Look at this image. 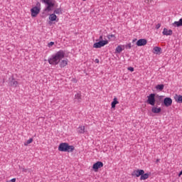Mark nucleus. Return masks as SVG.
I'll return each mask as SVG.
<instances>
[{
    "label": "nucleus",
    "instance_id": "nucleus-29",
    "mask_svg": "<svg viewBox=\"0 0 182 182\" xmlns=\"http://www.w3.org/2000/svg\"><path fill=\"white\" fill-rule=\"evenodd\" d=\"M20 170H21L23 173H27L28 172V169L25 168H21V166H19Z\"/></svg>",
    "mask_w": 182,
    "mask_h": 182
},
{
    "label": "nucleus",
    "instance_id": "nucleus-20",
    "mask_svg": "<svg viewBox=\"0 0 182 182\" xmlns=\"http://www.w3.org/2000/svg\"><path fill=\"white\" fill-rule=\"evenodd\" d=\"M156 90H163V89H164V85H163V84L157 85L156 86Z\"/></svg>",
    "mask_w": 182,
    "mask_h": 182
},
{
    "label": "nucleus",
    "instance_id": "nucleus-6",
    "mask_svg": "<svg viewBox=\"0 0 182 182\" xmlns=\"http://www.w3.org/2000/svg\"><path fill=\"white\" fill-rule=\"evenodd\" d=\"M142 174H144V170L143 169H137V170H134L132 173V176H133L134 177H141Z\"/></svg>",
    "mask_w": 182,
    "mask_h": 182
},
{
    "label": "nucleus",
    "instance_id": "nucleus-11",
    "mask_svg": "<svg viewBox=\"0 0 182 182\" xmlns=\"http://www.w3.org/2000/svg\"><path fill=\"white\" fill-rule=\"evenodd\" d=\"M146 45H147V40L144 38H141L136 42V46H144Z\"/></svg>",
    "mask_w": 182,
    "mask_h": 182
},
{
    "label": "nucleus",
    "instance_id": "nucleus-3",
    "mask_svg": "<svg viewBox=\"0 0 182 182\" xmlns=\"http://www.w3.org/2000/svg\"><path fill=\"white\" fill-rule=\"evenodd\" d=\"M41 1L47 5L46 8L44 9V12H50L53 6H55V4L52 2V0H41Z\"/></svg>",
    "mask_w": 182,
    "mask_h": 182
},
{
    "label": "nucleus",
    "instance_id": "nucleus-18",
    "mask_svg": "<svg viewBox=\"0 0 182 182\" xmlns=\"http://www.w3.org/2000/svg\"><path fill=\"white\" fill-rule=\"evenodd\" d=\"M173 26L180 27L182 26V18L178 21H174Z\"/></svg>",
    "mask_w": 182,
    "mask_h": 182
},
{
    "label": "nucleus",
    "instance_id": "nucleus-31",
    "mask_svg": "<svg viewBox=\"0 0 182 182\" xmlns=\"http://www.w3.org/2000/svg\"><path fill=\"white\" fill-rule=\"evenodd\" d=\"M128 70H130V72H134V68L132 67H129Z\"/></svg>",
    "mask_w": 182,
    "mask_h": 182
},
{
    "label": "nucleus",
    "instance_id": "nucleus-15",
    "mask_svg": "<svg viewBox=\"0 0 182 182\" xmlns=\"http://www.w3.org/2000/svg\"><path fill=\"white\" fill-rule=\"evenodd\" d=\"M151 112L152 113H160L161 112V107L157 108L156 107H154L151 109Z\"/></svg>",
    "mask_w": 182,
    "mask_h": 182
},
{
    "label": "nucleus",
    "instance_id": "nucleus-4",
    "mask_svg": "<svg viewBox=\"0 0 182 182\" xmlns=\"http://www.w3.org/2000/svg\"><path fill=\"white\" fill-rule=\"evenodd\" d=\"M147 97V103L151 106H154L156 105V94H151Z\"/></svg>",
    "mask_w": 182,
    "mask_h": 182
},
{
    "label": "nucleus",
    "instance_id": "nucleus-17",
    "mask_svg": "<svg viewBox=\"0 0 182 182\" xmlns=\"http://www.w3.org/2000/svg\"><path fill=\"white\" fill-rule=\"evenodd\" d=\"M85 126H80L77 128V133L83 134L85 133Z\"/></svg>",
    "mask_w": 182,
    "mask_h": 182
},
{
    "label": "nucleus",
    "instance_id": "nucleus-12",
    "mask_svg": "<svg viewBox=\"0 0 182 182\" xmlns=\"http://www.w3.org/2000/svg\"><path fill=\"white\" fill-rule=\"evenodd\" d=\"M162 33L165 36H171V35H173V31L172 30H168L166 28H164Z\"/></svg>",
    "mask_w": 182,
    "mask_h": 182
},
{
    "label": "nucleus",
    "instance_id": "nucleus-37",
    "mask_svg": "<svg viewBox=\"0 0 182 182\" xmlns=\"http://www.w3.org/2000/svg\"><path fill=\"white\" fill-rule=\"evenodd\" d=\"M137 41V39H134L133 41H132V42H133V43H134V42H136Z\"/></svg>",
    "mask_w": 182,
    "mask_h": 182
},
{
    "label": "nucleus",
    "instance_id": "nucleus-39",
    "mask_svg": "<svg viewBox=\"0 0 182 182\" xmlns=\"http://www.w3.org/2000/svg\"><path fill=\"white\" fill-rule=\"evenodd\" d=\"M83 1H86V0H83Z\"/></svg>",
    "mask_w": 182,
    "mask_h": 182
},
{
    "label": "nucleus",
    "instance_id": "nucleus-19",
    "mask_svg": "<svg viewBox=\"0 0 182 182\" xmlns=\"http://www.w3.org/2000/svg\"><path fill=\"white\" fill-rule=\"evenodd\" d=\"M58 18V16H55V14H52L49 16V19L50 21H51L52 22L56 21V18Z\"/></svg>",
    "mask_w": 182,
    "mask_h": 182
},
{
    "label": "nucleus",
    "instance_id": "nucleus-10",
    "mask_svg": "<svg viewBox=\"0 0 182 182\" xmlns=\"http://www.w3.org/2000/svg\"><path fill=\"white\" fill-rule=\"evenodd\" d=\"M102 167H103V162L102 161H97L92 166V168L95 170V171H97V170H99V168H102Z\"/></svg>",
    "mask_w": 182,
    "mask_h": 182
},
{
    "label": "nucleus",
    "instance_id": "nucleus-8",
    "mask_svg": "<svg viewBox=\"0 0 182 182\" xmlns=\"http://www.w3.org/2000/svg\"><path fill=\"white\" fill-rule=\"evenodd\" d=\"M31 16L35 18L39 14V12H41V8L33 7V9H31Z\"/></svg>",
    "mask_w": 182,
    "mask_h": 182
},
{
    "label": "nucleus",
    "instance_id": "nucleus-24",
    "mask_svg": "<svg viewBox=\"0 0 182 182\" xmlns=\"http://www.w3.org/2000/svg\"><path fill=\"white\" fill-rule=\"evenodd\" d=\"M56 14V15H60V14H62V9L59 8V9H56L54 11V14Z\"/></svg>",
    "mask_w": 182,
    "mask_h": 182
},
{
    "label": "nucleus",
    "instance_id": "nucleus-9",
    "mask_svg": "<svg viewBox=\"0 0 182 182\" xmlns=\"http://www.w3.org/2000/svg\"><path fill=\"white\" fill-rule=\"evenodd\" d=\"M164 105L166 106V107H169V106H171L173 105V100L170 97H166L164 100Z\"/></svg>",
    "mask_w": 182,
    "mask_h": 182
},
{
    "label": "nucleus",
    "instance_id": "nucleus-32",
    "mask_svg": "<svg viewBox=\"0 0 182 182\" xmlns=\"http://www.w3.org/2000/svg\"><path fill=\"white\" fill-rule=\"evenodd\" d=\"M36 7L41 8V3L38 2Z\"/></svg>",
    "mask_w": 182,
    "mask_h": 182
},
{
    "label": "nucleus",
    "instance_id": "nucleus-13",
    "mask_svg": "<svg viewBox=\"0 0 182 182\" xmlns=\"http://www.w3.org/2000/svg\"><path fill=\"white\" fill-rule=\"evenodd\" d=\"M68 65V59L60 61V68H65Z\"/></svg>",
    "mask_w": 182,
    "mask_h": 182
},
{
    "label": "nucleus",
    "instance_id": "nucleus-16",
    "mask_svg": "<svg viewBox=\"0 0 182 182\" xmlns=\"http://www.w3.org/2000/svg\"><path fill=\"white\" fill-rule=\"evenodd\" d=\"M150 176V173H143L141 177H140V180H147V178H149Z\"/></svg>",
    "mask_w": 182,
    "mask_h": 182
},
{
    "label": "nucleus",
    "instance_id": "nucleus-35",
    "mask_svg": "<svg viewBox=\"0 0 182 182\" xmlns=\"http://www.w3.org/2000/svg\"><path fill=\"white\" fill-rule=\"evenodd\" d=\"M100 41H103V36H100Z\"/></svg>",
    "mask_w": 182,
    "mask_h": 182
},
{
    "label": "nucleus",
    "instance_id": "nucleus-26",
    "mask_svg": "<svg viewBox=\"0 0 182 182\" xmlns=\"http://www.w3.org/2000/svg\"><path fill=\"white\" fill-rule=\"evenodd\" d=\"M107 38H108L109 39H112V41H114V39H116V37L114 36V34H109V35H108V36H107Z\"/></svg>",
    "mask_w": 182,
    "mask_h": 182
},
{
    "label": "nucleus",
    "instance_id": "nucleus-36",
    "mask_svg": "<svg viewBox=\"0 0 182 182\" xmlns=\"http://www.w3.org/2000/svg\"><path fill=\"white\" fill-rule=\"evenodd\" d=\"M95 62V63H99V59L96 58Z\"/></svg>",
    "mask_w": 182,
    "mask_h": 182
},
{
    "label": "nucleus",
    "instance_id": "nucleus-28",
    "mask_svg": "<svg viewBox=\"0 0 182 182\" xmlns=\"http://www.w3.org/2000/svg\"><path fill=\"white\" fill-rule=\"evenodd\" d=\"M125 48L126 49H132V43H128L127 45H125Z\"/></svg>",
    "mask_w": 182,
    "mask_h": 182
},
{
    "label": "nucleus",
    "instance_id": "nucleus-5",
    "mask_svg": "<svg viewBox=\"0 0 182 182\" xmlns=\"http://www.w3.org/2000/svg\"><path fill=\"white\" fill-rule=\"evenodd\" d=\"M107 43H109V41H107V40L100 41L99 42L94 43L93 48H95V49H99L100 48H102V47L107 45Z\"/></svg>",
    "mask_w": 182,
    "mask_h": 182
},
{
    "label": "nucleus",
    "instance_id": "nucleus-27",
    "mask_svg": "<svg viewBox=\"0 0 182 182\" xmlns=\"http://www.w3.org/2000/svg\"><path fill=\"white\" fill-rule=\"evenodd\" d=\"M75 99H77V100H80L82 99L81 95H80V93H77V94L75 95Z\"/></svg>",
    "mask_w": 182,
    "mask_h": 182
},
{
    "label": "nucleus",
    "instance_id": "nucleus-33",
    "mask_svg": "<svg viewBox=\"0 0 182 182\" xmlns=\"http://www.w3.org/2000/svg\"><path fill=\"white\" fill-rule=\"evenodd\" d=\"M160 26H161V25L160 23L157 24L156 26V29H159L160 28Z\"/></svg>",
    "mask_w": 182,
    "mask_h": 182
},
{
    "label": "nucleus",
    "instance_id": "nucleus-23",
    "mask_svg": "<svg viewBox=\"0 0 182 182\" xmlns=\"http://www.w3.org/2000/svg\"><path fill=\"white\" fill-rule=\"evenodd\" d=\"M116 52L117 53H122V51L123 50V48L121 47V46H118L117 48H116Z\"/></svg>",
    "mask_w": 182,
    "mask_h": 182
},
{
    "label": "nucleus",
    "instance_id": "nucleus-38",
    "mask_svg": "<svg viewBox=\"0 0 182 182\" xmlns=\"http://www.w3.org/2000/svg\"><path fill=\"white\" fill-rule=\"evenodd\" d=\"M159 161H160V159L156 160V163H159Z\"/></svg>",
    "mask_w": 182,
    "mask_h": 182
},
{
    "label": "nucleus",
    "instance_id": "nucleus-25",
    "mask_svg": "<svg viewBox=\"0 0 182 182\" xmlns=\"http://www.w3.org/2000/svg\"><path fill=\"white\" fill-rule=\"evenodd\" d=\"M32 141H33V139L30 138L28 140H27V141L24 143V146H28V144H31V143H32Z\"/></svg>",
    "mask_w": 182,
    "mask_h": 182
},
{
    "label": "nucleus",
    "instance_id": "nucleus-22",
    "mask_svg": "<svg viewBox=\"0 0 182 182\" xmlns=\"http://www.w3.org/2000/svg\"><path fill=\"white\" fill-rule=\"evenodd\" d=\"M175 99L178 103H182V95H178Z\"/></svg>",
    "mask_w": 182,
    "mask_h": 182
},
{
    "label": "nucleus",
    "instance_id": "nucleus-1",
    "mask_svg": "<svg viewBox=\"0 0 182 182\" xmlns=\"http://www.w3.org/2000/svg\"><path fill=\"white\" fill-rule=\"evenodd\" d=\"M65 58V51L59 50L55 54L48 58V62L50 65H59L60 60Z\"/></svg>",
    "mask_w": 182,
    "mask_h": 182
},
{
    "label": "nucleus",
    "instance_id": "nucleus-34",
    "mask_svg": "<svg viewBox=\"0 0 182 182\" xmlns=\"http://www.w3.org/2000/svg\"><path fill=\"white\" fill-rule=\"evenodd\" d=\"M11 182H16V178H12V179L11 180Z\"/></svg>",
    "mask_w": 182,
    "mask_h": 182
},
{
    "label": "nucleus",
    "instance_id": "nucleus-2",
    "mask_svg": "<svg viewBox=\"0 0 182 182\" xmlns=\"http://www.w3.org/2000/svg\"><path fill=\"white\" fill-rule=\"evenodd\" d=\"M75 150V146L73 145H69V144L64 142L60 144L58 146L59 151H65L68 153H73Z\"/></svg>",
    "mask_w": 182,
    "mask_h": 182
},
{
    "label": "nucleus",
    "instance_id": "nucleus-30",
    "mask_svg": "<svg viewBox=\"0 0 182 182\" xmlns=\"http://www.w3.org/2000/svg\"><path fill=\"white\" fill-rule=\"evenodd\" d=\"M55 45V43L51 41L48 44V48H51V46H53Z\"/></svg>",
    "mask_w": 182,
    "mask_h": 182
},
{
    "label": "nucleus",
    "instance_id": "nucleus-14",
    "mask_svg": "<svg viewBox=\"0 0 182 182\" xmlns=\"http://www.w3.org/2000/svg\"><path fill=\"white\" fill-rule=\"evenodd\" d=\"M116 105H119V101H117V97H114L113 99V102L111 104L112 109H114V107H116Z\"/></svg>",
    "mask_w": 182,
    "mask_h": 182
},
{
    "label": "nucleus",
    "instance_id": "nucleus-21",
    "mask_svg": "<svg viewBox=\"0 0 182 182\" xmlns=\"http://www.w3.org/2000/svg\"><path fill=\"white\" fill-rule=\"evenodd\" d=\"M154 53L159 54V52H161V48L154 47Z\"/></svg>",
    "mask_w": 182,
    "mask_h": 182
},
{
    "label": "nucleus",
    "instance_id": "nucleus-7",
    "mask_svg": "<svg viewBox=\"0 0 182 182\" xmlns=\"http://www.w3.org/2000/svg\"><path fill=\"white\" fill-rule=\"evenodd\" d=\"M9 86H11V87H17L19 83L18 82V81L15 80V78L14 77V76H12L11 78H9Z\"/></svg>",
    "mask_w": 182,
    "mask_h": 182
}]
</instances>
